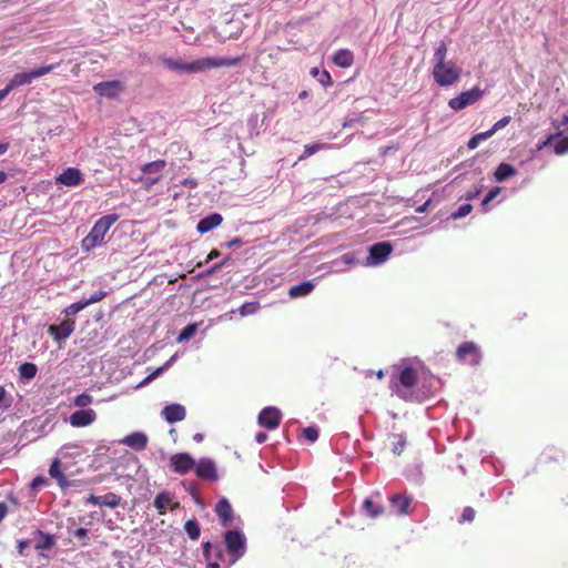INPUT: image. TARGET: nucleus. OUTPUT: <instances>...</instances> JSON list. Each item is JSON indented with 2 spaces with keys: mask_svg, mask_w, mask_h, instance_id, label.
Listing matches in <instances>:
<instances>
[{
  "mask_svg": "<svg viewBox=\"0 0 568 568\" xmlns=\"http://www.w3.org/2000/svg\"><path fill=\"white\" fill-rule=\"evenodd\" d=\"M241 59L235 58H223V57H206L194 60L192 62H182L172 58H166L163 63L166 68L172 71L180 73H199L211 69H217L222 67H233L239 64Z\"/></svg>",
  "mask_w": 568,
  "mask_h": 568,
  "instance_id": "1",
  "label": "nucleus"
},
{
  "mask_svg": "<svg viewBox=\"0 0 568 568\" xmlns=\"http://www.w3.org/2000/svg\"><path fill=\"white\" fill-rule=\"evenodd\" d=\"M119 215L116 214H108L99 219L89 234L82 241V247L87 251H90L97 246H100L103 243L105 234L109 232L110 227L118 221Z\"/></svg>",
  "mask_w": 568,
  "mask_h": 568,
  "instance_id": "2",
  "label": "nucleus"
},
{
  "mask_svg": "<svg viewBox=\"0 0 568 568\" xmlns=\"http://www.w3.org/2000/svg\"><path fill=\"white\" fill-rule=\"evenodd\" d=\"M462 68L453 61L434 63L433 78L440 87H452L459 82L462 77Z\"/></svg>",
  "mask_w": 568,
  "mask_h": 568,
  "instance_id": "3",
  "label": "nucleus"
},
{
  "mask_svg": "<svg viewBox=\"0 0 568 568\" xmlns=\"http://www.w3.org/2000/svg\"><path fill=\"white\" fill-rule=\"evenodd\" d=\"M417 381V373L412 367L402 369L398 381L393 382L390 387L393 392L404 400H412L414 397L413 387Z\"/></svg>",
  "mask_w": 568,
  "mask_h": 568,
  "instance_id": "4",
  "label": "nucleus"
},
{
  "mask_svg": "<svg viewBox=\"0 0 568 568\" xmlns=\"http://www.w3.org/2000/svg\"><path fill=\"white\" fill-rule=\"evenodd\" d=\"M58 65H59V63L58 64L43 65V67L37 68L34 70H31V71L16 73L11 78L9 83L6 85V88L2 89V91H6V97H7L13 89H16L18 87H21V85H26V84L32 83L33 80L50 73Z\"/></svg>",
  "mask_w": 568,
  "mask_h": 568,
  "instance_id": "5",
  "label": "nucleus"
},
{
  "mask_svg": "<svg viewBox=\"0 0 568 568\" xmlns=\"http://www.w3.org/2000/svg\"><path fill=\"white\" fill-rule=\"evenodd\" d=\"M224 541L229 554L232 556L231 565L242 558L246 550V538L240 530H227Z\"/></svg>",
  "mask_w": 568,
  "mask_h": 568,
  "instance_id": "6",
  "label": "nucleus"
},
{
  "mask_svg": "<svg viewBox=\"0 0 568 568\" xmlns=\"http://www.w3.org/2000/svg\"><path fill=\"white\" fill-rule=\"evenodd\" d=\"M484 97V91L479 87H474L468 91L462 92L459 95L448 101V106L453 111H460L467 106L474 105Z\"/></svg>",
  "mask_w": 568,
  "mask_h": 568,
  "instance_id": "7",
  "label": "nucleus"
},
{
  "mask_svg": "<svg viewBox=\"0 0 568 568\" xmlns=\"http://www.w3.org/2000/svg\"><path fill=\"white\" fill-rule=\"evenodd\" d=\"M393 251V246L388 242H381L369 247V254L366 258L367 266H376L383 264Z\"/></svg>",
  "mask_w": 568,
  "mask_h": 568,
  "instance_id": "8",
  "label": "nucleus"
},
{
  "mask_svg": "<svg viewBox=\"0 0 568 568\" xmlns=\"http://www.w3.org/2000/svg\"><path fill=\"white\" fill-rule=\"evenodd\" d=\"M282 419V414L278 408L268 406L261 410L257 417L260 426L265 427L270 430L275 429Z\"/></svg>",
  "mask_w": 568,
  "mask_h": 568,
  "instance_id": "9",
  "label": "nucleus"
},
{
  "mask_svg": "<svg viewBox=\"0 0 568 568\" xmlns=\"http://www.w3.org/2000/svg\"><path fill=\"white\" fill-rule=\"evenodd\" d=\"M457 357L463 363L477 365L480 361V353L476 344L466 342L457 348Z\"/></svg>",
  "mask_w": 568,
  "mask_h": 568,
  "instance_id": "10",
  "label": "nucleus"
},
{
  "mask_svg": "<svg viewBox=\"0 0 568 568\" xmlns=\"http://www.w3.org/2000/svg\"><path fill=\"white\" fill-rule=\"evenodd\" d=\"M171 466L175 473L185 475L195 467V460L187 453H179L171 457Z\"/></svg>",
  "mask_w": 568,
  "mask_h": 568,
  "instance_id": "11",
  "label": "nucleus"
},
{
  "mask_svg": "<svg viewBox=\"0 0 568 568\" xmlns=\"http://www.w3.org/2000/svg\"><path fill=\"white\" fill-rule=\"evenodd\" d=\"M196 476L204 480L214 481L217 479V471L215 463L210 458H201L195 462Z\"/></svg>",
  "mask_w": 568,
  "mask_h": 568,
  "instance_id": "12",
  "label": "nucleus"
},
{
  "mask_svg": "<svg viewBox=\"0 0 568 568\" xmlns=\"http://www.w3.org/2000/svg\"><path fill=\"white\" fill-rule=\"evenodd\" d=\"M75 322L65 320L59 325H50L48 328L49 334L57 343L65 341L74 331Z\"/></svg>",
  "mask_w": 568,
  "mask_h": 568,
  "instance_id": "13",
  "label": "nucleus"
},
{
  "mask_svg": "<svg viewBox=\"0 0 568 568\" xmlns=\"http://www.w3.org/2000/svg\"><path fill=\"white\" fill-rule=\"evenodd\" d=\"M93 90L101 97L112 99L118 97L122 92L123 85L120 81L113 80L100 82L93 87Z\"/></svg>",
  "mask_w": 568,
  "mask_h": 568,
  "instance_id": "14",
  "label": "nucleus"
},
{
  "mask_svg": "<svg viewBox=\"0 0 568 568\" xmlns=\"http://www.w3.org/2000/svg\"><path fill=\"white\" fill-rule=\"evenodd\" d=\"M97 418V414L93 409H80L71 414L69 422L73 427H85L91 425Z\"/></svg>",
  "mask_w": 568,
  "mask_h": 568,
  "instance_id": "15",
  "label": "nucleus"
},
{
  "mask_svg": "<svg viewBox=\"0 0 568 568\" xmlns=\"http://www.w3.org/2000/svg\"><path fill=\"white\" fill-rule=\"evenodd\" d=\"M166 162L164 160H158L153 162L145 163L142 166V172L148 175V179L145 180L148 187L151 185L158 183L160 181V176H155V174H159L163 171L165 168Z\"/></svg>",
  "mask_w": 568,
  "mask_h": 568,
  "instance_id": "16",
  "label": "nucleus"
},
{
  "mask_svg": "<svg viewBox=\"0 0 568 568\" xmlns=\"http://www.w3.org/2000/svg\"><path fill=\"white\" fill-rule=\"evenodd\" d=\"M83 181V174L79 169L68 168L58 178L57 182L65 186H77Z\"/></svg>",
  "mask_w": 568,
  "mask_h": 568,
  "instance_id": "17",
  "label": "nucleus"
},
{
  "mask_svg": "<svg viewBox=\"0 0 568 568\" xmlns=\"http://www.w3.org/2000/svg\"><path fill=\"white\" fill-rule=\"evenodd\" d=\"M161 416L168 423L173 424L183 420L186 416V410L180 404H170L162 409Z\"/></svg>",
  "mask_w": 568,
  "mask_h": 568,
  "instance_id": "18",
  "label": "nucleus"
},
{
  "mask_svg": "<svg viewBox=\"0 0 568 568\" xmlns=\"http://www.w3.org/2000/svg\"><path fill=\"white\" fill-rule=\"evenodd\" d=\"M215 513L221 520L222 526L229 527L233 520V509L230 501L226 498H221L216 506Z\"/></svg>",
  "mask_w": 568,
  "mask_h": 568,
  "instance_id": "19",
  "label": "nucleus"
},
{
  "mask_svg": "<svg viewBox=\"0 0 568 568\" xmlns=\"http://www.w3.org/2000/svg\"><path fill=\"white\" fill-rule=\"evenodd\" d=\"M120 503H121V497L113 493H108L103 496L90 495L87 498V504L108 506L110 508H116L120 505Z\"/></svg>",
  "mask_w": 568,
  "mask_h": 568,
  "instance_id": "20",
  "label": "nucleus"
},
{
  "mask_svg": "<svg viewBox=\"0 0 568 568\" xmlns=\"http://www.w3.org/2000/svg\"><path fill=\"white\" fill-rule=\"evenodd\" d=\"M122 444L133 449L142 450L146 447L148 437L144 433L141 432L132 433L122 439Z\"/></svg>",
  "mask_w": 568,
  "mask_h": 568,
  "instance_id": "21",
  "label": "nucleus"
},
{
  "mask_svg": "<svg viewBox=\"0 0 568 568\" xmlns=\"http://www.w3.org/2000/svg\"><path fill=\"white\" fill-rule=\"evenodd\" d=\"M223 219L221 214L213 213L209 216H205L204 219L200 220L197 223L196 230L201 234L207 233L214 227L219 226L222 223Z\"/></svg>",
  "mask_w": 568,
  "mask_h": 568,
  "instance_id": "22",
  "label": "nucleus"
},
{
  "mask_svg": "<svg viewBox=\"0 0 568 568\" xmlns=\"http://www.w3.org/2000/svg\"><path fill=\"white\" fill-rule=\"evenodd\" d=\"M333 62L339 68H349L354 62V54L348 49H339L334 53Z\"/></svg>",
  "mask_w": 568,
  "mask_h": 568,
  "instance_id": "23",
  "label": "nucleus"
},
{
  "mask_svg": "<svg viewBox=\"0 0 568 568\" xmlns=\"http://www.w3.org/2000/svg\"><path fill=\"white\" fill-rule=\"evenodd\" d=\"M34 548L38 550H49L54 545V539L51 535L44 534L43 531L38 530L34 535Z\"/></svg>",
  "mask_w": 568,
  "mask_h": 568,
  "instance_id": "24",
  "label": "nucleus"
},
{
  "mask_svg": "<svg viewBox=\"0 0 568 568\" xmlns=\"http://www.w3.org/2000/svg\"><path fill=\"white\" fill-rule=\"evenodd\" d=\"M392 506L397 510L399 515H405L408 513V508L412 503V498L406 495H394L390 498Z\"/></svg>",
  "mask_w": 568,
  "mask_h": 568,
  "instance_id": "25",
  "label": "nucleus"
},
{
  "mask_svg": "<svg viewBox=\"0 0 568 568\" xmlns=\"http://www.w3.org/2000/svg\"><path fill=\"white\" fill-rule=\"evenodd\" d=\"M176 357H178L176 354L173 355L172 357H170V359H168L163 366L156 368L152 374L146 376L142 382H140L136 385V388H142V387L149 385L153 379H155L156 377L162 375L176 361Z\"/></svg>",
  "mask_w": 568,
  "mask_h": 568,
  "instance_id": "26",
  "label": "nucleus"
},
{
  "mask_svg": "<svg viewBox=\"0 0 568 568\" xmlns=\"http://www.w3.org/2000/svg\"><path fill=\"white\" fill-rule=\"evenodd\" d=\"M176 357H178L176 354L173 355L172 357H170V359H168L163 366L156 368L152 374L146 376L142 382H140L136 385V388H142V387L149 385L153 379H155L156 377L162 375L176 361Z\"/></svg>",
  "mask_w": 568,
  "mask_h": 568,
  "instance_id": "27",
  "label": "nucleus"
},
{
  "mask_svg": "<svg viewBox=\"0 0 568 568\" xmlns=\"http://www.w3.org/2000/svg\"><path fill=\"white\" fill-rule=\"evenodd\" d=\"M515 174L516 170L514 166L507 163H500L494 173V178L497 182H504L507 179L514 176Z\"/></svg>",
  "mask_w": 568,
  "mask_h": 568,
  "instance_id": "28",
  "label": "nucleus"
},
{
  "mask_svg": "<svg viewBox=\"0 0 568 568\" xmlns=\"http://www.w3.org/2000/svg\"><path fill=\"white\" fill-rule=\"evenodd\" d=\"M314 288V284L311 281L303 282L295 286H292L288 291V294L293 298L302 297L308 295Z\"/></svg>",
  "mask_w": 568,
  "mask_h": 568,
  "instance_id": "29",
  "label": "nucleus"
},
{
  "mask_svg": "<svg viewBox=\"0 0 568 568\" xmlns=\"http://www.w3.org/2000/svg\"><path fill=\"white\" fill-rule=\"evenodd\" d=\"M49 474L52 478L57 479L59 486L65 487L67 486V478L63 475V473L60 469V462L59 459H54L49 468Z\"/></svg>",
  "mask_w": 568,
  "mask_h": 568,
  "instance_id": "30",
  "label": "nucleus"
},
{
  "mask_svg": "<svg viewBox=\"0 0 568 568\" xmlns=\"http://www.w3.org/2000/svg\"><path fill=\"white\" fill-rule=\"evenodd\" d=\"M171 500L172 497L170 493H160L154 499V507L159 510L160 514H164Z\"/></svg>",
  "mask_w": 568,
  "mask_h": 568,
  "instance_id": "31",
  "label": "nucleus"
},
{
  "mask_svg": "<svg viewBox=\"0 0 568 568\" xmlns=\"http://www.w3.org/2000/svg\"><path fill=\"white\" fill-rule=\"evenodd\" d=\"M363 508L365 509L366 514L372 518H376L383 513V507L375 504L371 498L365 499Z\"/></svg>",
  "mask_w": 568,
  "mask_h": 568,
  "instance_id": "32",
  "label": "nucleus"
},
{
  "mask_svg": "<svg viewBox=\"0 0 568 568\" xmlns=\"http://www.w3.org/2000/svg\"><path fill=\"white\" fill-rule=\"evenodd\" d=\"M329 145L326 144V143H312V144H306L304 146V153L298 158V160H304L313 154H315L316 152L321 151V150H325V149H328Z\"/></svg>",
  "mask_w": 568,
  "mask_h": 568,
  "instance_id": "33",
  "label": "nucleus"
},
{
  "mask_svg": "<svg viewBox=\"0 0 568 568\" xmlns=\"http://www.w3.org/2000/svg\"><path fill=\"white\" fill-rule=\"evenodd\" d=\"M184 529L191 539L196 540L200 537L201 530L196 520H187Z\"/></svg>",
  "mask_w": 568,
  "mask_h": 568,
  "instance_id": "34",
  "label": "nucleus"
},
{
  "mask_svg": "<svg viewBox=\"0 0 568 568\" xmlns=\"http://www.w3.org/2000/svg\"><path fill=\"white\" fill-rule=\"evenodd\" d=\"M196 331H197V324L192 323V324L186 325L179 334L178 342L182 343V342L190 339L191 337H193L195 335Z\"/></svg>",
  "mask_w": 568,
  "mask_h": 568,
  "instance_id": "35",
  "label": "nucleus"
},
{
  "mask_svg": "<svg viewBox=\"0 0 568 568\" xmlns=\"http://www.w3.org/2000/svg\"><path fill=\"white\" fill-rule=\"evenodd\" d=\"M37 371V366L33 363H24L19 367L21 377L26 379H32L36 376Z\"/></svg>",
  "mask_w": 568,
  "mask_h": 568,
  "instance_id": "36",
  "label": "nucleus"
},
{
  "mask_svg": "<svg viewBox=\"0 0 568 568\" xmlns=\"http://www.w3.org/2000/svg\"><path fill=\"white\" fill-rule=\"evenodd\" d=\"M405 445H406V439L403 435H400V434L393 435L392 452L395 455L402 454V452L405 448Z\"/></svg>",
  "mask_w": 568,
  "mask_h": 568,
  "instance_id": "37",
  "label": "nucleus"
},
{
  "mask_svg": "<svg viewBox=\"0 0 568 568\" xmlns=\"http://www.w3.org/2000/svg\"><path fill=\"white\" fill-rule=\"evenodd\" d=\"M88 306V302H84V297L80 301L72 303L64 310L65 316H73L84 310Z\"/></svg>",
  "mask_w": 568,
  "mask_h": 568,
  "instance_id": "38",
  "label": "nucleus"
},
{
  "mask_svg": "<svg viewBox=\"0 0 568 568\" xmlns=\"http://www.w3.org/2000/svg\"><path fill=\"white\" fill-rule=\"evenodd\" d=\"M447 45L444 41H440L434 52V63L446 62Z\"/></svg>",
  "mask_w": 568,
  "mask_h": 568,
  "instance_id": "39",
  "label": "nucleus"
},
{
  "mask_svg": "<svg viewBox=\"0 0 568 568\" xmlns=\"http://www.w3.org/2000/svg\"><path fill=\"white\" fill-rule=\"evenodd\" d=\"M258 310V304L255 303V302H248V303H244L239 312L242 316H247V315H252L254 313H256V311Z\"/></svg>",
  "mask_w": 568,
  "mask_h": 568,
  "instance_id": "40",
  "label": "nucleus"
},
{
  "mask_svg": "<svg viewBox=\"0 0 568 568\" xmlns=\"http://www.w3.org/2000/svg\"><path fill=\"white\" fill-rule=\"evenodd\" d=\"M554 149H555V153L558 155L568 153V136L559 139L555 143Z\"/></svg>",
  "mask_w": 568,
  "mask_h": 568,
  "instance_id": "41",
  "label": "nucleus"
},
{
  "mask_svg": "<svg viewBox=\"0 0 568 568\" xmlns=\"http://www.w3.org/2000/svg\"><path fill=\"white\" fill-rule=\"evenodd\" d=\"M501 189L500 187H494L491 189L487 195L484 197L483 202H481V206L484 209L485 212L488 211V204L490 201H493L499 193H500Z\"/></svg>",
  "mask_w": 568,
  "mask_h": 568,
  "instance_id": "42",
  "label": "nucleus"
},
{
  "mask_svg": "<svg viewBox=\"0 0 568 568\" xmlns=\"http://www.w3.org/2000/svg\"><path fill=\"white\" fill-rule=\"evenodd\" d=\"M92 402V396L87 393H82L74 398V405L78 407H85L90 405Z\"/></svg>",
  "mask_w": 568,
  "mask_h": 568,
  "instance_id": "43",
  "label": "nucleus"
},
{
  "mask_svg": "<svg viewBox=\"0 0 568 568\" xmlns=\"http://www.w3.org/2000/svg\"><path fill=\"white\" fill-rule=\"evenodd\" d=\"M471 210H473V206L470 204H468V203L463 204L458 207V210L456 212H454L452 214V217L454 220L465 217L471 212Z\"/></svg>",
  "mask_w": 568,
  "mask_h": 568,
  "instance_id": "44",
  "label": "nucleus"
},
{
  "mask_svg": "<svg viewBox=\"0 0 568 568\" xmlns=\"http://www.w3.org/2000/svg\"><path fill=\"white\" fill-rule=\"evenodd\" d=\"M11 406V400L8 397L7 390L4 387H0V409H7Z\"/></svg>",
  "mask_w": 568,
  "mask_h": 568,
  "instance_id": "45",
  "label": "nucleus"
},
{
  "mask_svg": "<svg viewBox=\"0 0 568 568\" xmlns=\"http://www.w3.org/2000/svg\"><path fill=\"white\" fill-rule=\"evenodd\" d=\"M303 433H304V437L308 442L313 443L318 438V429L316 427H306V428H304Z\"/></svg>",
  "mask_w": 568,
  "mask_h": 568,
  "instance_id": "46",
  "label": "nucleus"
},
{
  "mask_svg": "<svg viewBox=\"0 0 568 568\" xmlns=\"http://www.w3.org/2000/svg\"><path fill=\"white\" fill-rule=\"evenodd\" d=\"M105 295H106V292L98 291V292H94L90 297H88V298L84 297V302H88V306H89L91 304L102 301L105 297Z\"/></svg>",
  "mask_w": 568,
  "mask_h": 568,
  "instance_id": "47",
  "label": "nucleus"
},
{
  "mask_svg": "<svg viewBox=\"0 0 568 568\" xmlns=\"http://www.w3.org/2000/svg\"><path fill=\"white\" fill-rule=\"evenodd\" d=\"M475 518V510L471 507L464 508L462 513V517L459 519L460 523L471 521Z\"/></svg>",
  "mask_w": 568,
  "mask_h": 568,
  "instance_id": "48",
  "label": "nucleus"
},
{
  "mask_svg": "<svg viewBox=\"0 0 568 568\" xmlns=\"http://www.w3.org/2000/svg\"><path fill=\"white\" fill-rule=\"evenodd\" d=\"M73 536L80 540H82V546L87 545L88 539V529L85 528H78L73 531Z\"/></svg>",
  "mask_w": 568,
  "mask_h": 568,
  "instance_id": "49",
  "label": "nucleus"
},
{
  "mask_svg": "<svg viewBox=\"0 0 568 568\" xmlns=\"http://www.w3.org/2000/svg\"><path fill=\"white\" fill-rule=\"evenodd\" d=\"M317 80L324 87H327V85L332 84L331 74L327 71H325V70L320 72V75H318Z\"/></svg>",
  "mask_w": 568,
  "mask_h": 568,
  "instance_id": "50",
  "label": "nucleus"
},
{
  "mask_svg": "<svg viewBox=\"0 0 568 568\" xmlns=\"http://www.w3.org/2000/svg\"><path fill=\"white\" fill-rule=\"evenodd\" d=\"M511 118L510 116H504L501 118L500 120H498L494 125H493V130H495V133L498 131V130H501L504 129L506 125L509 124Z\"/></svg>",
  "mask_w": 568,
  "mask_h": 568,
  "instance_id": "51",
  "label": "nucleus"
},
{
  "mask_svg": "<svg viewBox=\"0 0 568 568\" xmlns=\"http://www.w3.org/2000/svg\"><path fill=\"white\" fill-rule=\"evenodd\" d=\"M494 134H495V130H493V128H491L488 131H485V132H481V133H477L476 135L483 142V141L491 138Z\"/></svg>",
  "mask_w": 568,
  "mask_h": 568,
  "instance_id": "52",
  "label": "nucleus"
},
{
  "mask_svg": "<svg viewBox=\"0 0 568 568\" xmlns=\"http://www.w3.org/2000/svg\"><path fill=\"white\" fill-rule=\"evenodd\" d=\"M480 142H481V141H480V140L478 139V136L475 134L474 136H471V138L469 139V141H468V143H467V146H468V149H469V150H474V149H476V148L479 145V143H480Z\"/></svg>",
  "mask_w": 568,
  "mask_h": 568,
  "instance_id": "53",
  "label": "nucleus"
},
{
  "mask_svg": "<svg viewBox=\"0 0 568 568\" xmlns=\"http://www.w3.org/2000/svg\"><path fill=\"white\" fill-rule=\"evenodd\" d=\"M212 544L211 542H205L203 545V556L205 559H211V549H212Z\"/></svg>",
  "mask_w": 568,
  "mask_h": 568,
  "instance_id": "54",
  "label": "nucleus"
},
{
  "mask_svg": "<svg viewBox=\"0 0 568 568\" xmlns=\"http://www.w3.org/2000/svg\"><path fill=\"white\" fill-rule=\"evenodd\" d=\"M220 251L217 250H212L209 255L206 256V260H205V263H209L210 261H213L214 258L219 257L220 256Z\"/></svg>",
  "mask_w": 568,
  "mask_h": 568,
  "instance_id": "55",
  "label": "nucleus"
},
{
  "mask_svg": "<svg viewBox=\"0 0 568 568\" xmlns=\"http://www.w3.org/2000/svg\"><path fill=\"white\" fill-rule=\"evenodd\" d=\"M182 184L187 187H195L197 185V182L194 179H185L183 180Z\"/></svg>",
  "mask_w": 568,
  "mask_h": 568,
  "instance_id": "56",
  "label": "nucleus"
},
{
  "mask_svg": "<svg viewBox=\"0 0 568 568\" xmlns=\"http://www.w3.org/2000/svg\"><path fill=\"white\" fill-rule=\"evenodd\" d=\"M8 513V506L4 503H0V521L6 517Z\"/></svg>",
  "mask_w": 568,
  "mask_h": 568,
  "instance_id": "57",
  "label": "nucleus"
},
{
  "mask_svg": "<svg viewBox=\"0 0 568 568\" xmlns=\"http://www.w3.org/2000/svg\"><path fill=\"white\" fill-rule=\"evenodd\" d=\"M267 439V435L265 433H258L256 436H255V442L257 444H263L265 440Z\"/></svg>",
  "mask_w": 568,
  "mask_h": 568,
  "instance_id": "58",
  "label": "nucleus"
},
{
  "mask_svg": "<svg viewBox=\"0 0 568 568\" xmlns=\"http://www.w3.org/2000/svg\"><path fill=\"white\" fill-rule=\"evenodd\" d=\"M224 265V262L222 263H219V264H214L207 272L206 274H213L215 273L216 271H219L222 266Z\"/></svg>",
  "mask_w": 568,
  "mask_h": 568,
  "instance_id": "59",
  "label": "nucleus"
},
{
  "mask_svg": "<svg viewBox=\"0 0 568 568\" xmlns=\"http://www.w3.org/2000/svg\"><path fill=\"white\" fill-rule=\"evenodd\" d=\"M45 479L42 477H36L32 481V487L36 488L42 484H44Z\"/></svg>",
  "mask_w": 568,
  "mask_h": 568,
  "instance_id": "60",
  "label": "nucleus"
},
{
  "mask_svg": "<svg viewBox=\"0 0 568 568\" xmlns=\"http://www.w3.org/2000/svg\"><path fill=\"white\" fill-rule=\"evenodd\" d=\"M9 149L8 142H0V154H4Z\"/></svg>",
  "mask_w": 568,
  "mask_h": 568,
  "instance_id": "61",
  "label": "nucleus"
},
{
  "mask_svg": "<svg viewBox=\"0 0 568 568\" xmlns=\"http://www.w3.org/2000/svg\"><path fill=\"white\" fill-rule=\"evenodd\" d=\"M193 439L196 442V443H201L203 440V434L201 433H196L194 436H193Z\"/></svg>",
  "mask_w": 568,
  "mask_h": 568,
  "instance_id": "62",
  "label": "nucleus"
},
{
  "mask_svg": "<svg viewBox=\"0 0 568 568\" xmlns=\"http://www.w3.org/2000/svg\"><path fill=\"white\" fill-rule=\"evenodd\" d=\"M320 72H321V71H320L317 68H313V69L311 70V74H312L313 77H316V78H318Z\"/></svg>",
  "mask_w": 568,
  "mask_h": 568,
  "instance_id": "63",
  "label": "nucleus"
},
{
  "mask_svg": "<svg viewBox=\"0 0 568 568\" xmlns=\"http://www.w3.org/2000/svg\"><path fill=\"white\" fill-rule=\"evenodd\" d=\"M207 568H220V564L219 562H209Z\"/></svg>",
  "mask_w": 568,
  "mask_h": 568,
  "instance_id": "64",
  "label": "nucleus"
}]
</instances>
